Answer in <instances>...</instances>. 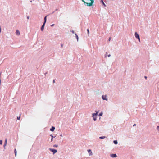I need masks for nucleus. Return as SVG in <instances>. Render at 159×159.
<instances>
[{
  "mask_svg": "<svg viewBox=\"0 0 159 159\" xmlns=\"http://www.w3.org/2000/svg\"><path fill=\"white\" fill-rule=\"evenodd\" d=\"M7 145V139H6L5 141L4 144L3 145V147H4V149L6 148L5 146Z\"/></svg>",
  "mask_w": 159,
  "mask_h": 159,
  "instance_id": "1a4fd4ad",
  "label": "nucleus"
},
{
  "mask_svg": "<svg viewBox=\"0 0 159 159\" xmlns=\"http://www.w3.org/2000/svg\"><path fill=\"white\" fill-rule=\"evenodd\" d=\"M95 112H96V113H93L92 117L93 118V120L96 121L97 120V117L98 111H95Z\"/></svg>",
  "mask_w": 159,
  "mask_h": 159,
  "instance_id": "f03ea898",
  "label": "nucleus"
},
{
  "mask_svg": "<svg viewBox=\"0 0 159 159\" xmlns=\"http://www.w3.org/2000/svg\"><path fill=\"white\" fill-rule=\"evenodd\" d=\"M14 152L15 156H16V149H15L14 150Z\"/></svg>",
  "mask_w": 159,
  "mask_h": 159,
  "instance_id": "6ab92c4d",
  "label": "nucleus"
},
{
  "mask_svg": "<svg viewBox=\"0 0 159 159\" xmlns=\"http://www.w3.org/2000/svg\"><path fill=\"white\" fill-rule=\"evenodd\" d=\"M50 136L52 137V138H51V141L52 142L53 141V138H54L55 137V136L53 137L52 136V134L50 135Z\"/></svg>",
  "mask_w": 159,
  "mask_h": 159,
  "instance_id": "2eb2a0df",
  "label": "nucleus"
},
{
  "mask_svg": "<svg viewBox=\"0 0 159 159\" xmlns=\"http://www.w3.org/2000/svg\"><path fill=\"white\" fill-rule=\"evenodd\" d=\"M113 143L115 144H117L118 143L117 141V140H114L113 141Z\"/></svg>",
  "mask_w": 159,
  "mask_h": 159,
  "instance_id": "4468645a",
  "label": "nucleus"
},
{
  "mask_svg": "<svg viewBox=\"0 0 159 159\" xmlns=\"http://www.w3.org/2000/svg\"><path fill=\"white\" fill-rule=\"evenodd\" d=\"M54 25V24H53L52 25H51V26H52V27Z\"/></svg>",
  "mask_w": 159,
  "mask_h": 159,
  "instance_id": "a878e982",
  "label": "nucleus"
},
{
  "mask_svg": "<svg viewBox=\"0 0 159 159\" xmlns=\"http://www.w3.org/2000/svg\"><path fill=\"white\" fill-rule=\"evenodd\" d=\"M87 151L88 152V153H89V156H92V155H93V153L92 152V151H91V150L90 149H88L87 150Z\"/></svg>",
  "mask_w": 159,
  "mask_h": 159,
  "instance_id": "423d86ee",
  "label": "nucleus"
},
{
  "mask_svg": "<svg viewBox=\"0 0 159 159\" xmlns=\"http://www.w3.org/2000/svg\"><path fill=\"white\" fill-rule=\"evenodd\" d=\"M101 2L102 3L103 5L105 7L106 6V5L104 3V2H103V0H101Z\"/></svg>",
  "mask_w": 159,
  "mask_h": 159,
  "instance_id": "f8f14e48",
  "label": "nucleus"
},
{
  "mask_svg": "<svg viewBox=\"0 0 159 159\" xmlns=\"http://www.w3.org/2000/svg\"><path fill=\"white\" fill-rule=\"evenodd\" d=\"M27 18L28 19H29V16H27Z\"/></svg>",
  "mask_w": 159,
  "mask_h": 159,
  "instance_id": "bb28decb",
  "label": "nucleus"
},
{
  "mask_svg": "<svg viewBox=\"0 0 159 159\" xmlns=\"http://www.w3.org/2000/svg\"><path fill=\"white\" fill-rule=\"evenodd\" d=\"M46 17H47V16H45L44 18V22L43 23H44V24H45V23L46 22V20H47Z\"/></svg>",
  "mask_w": 159,
  "mask_h": 159,
  "instance_id": "ddd939ff",
  "label": "nucleus"
},
{
  "mask_svg": "<svg viewBox=\"0 0 159 159\" xmlns=\"http://www.w3.org/2000/svg\"><path fill=\"white\" fill-rule=\"evenodd\" d=\"M45 25V24H44V23H43L42 25L41 26V30L42 31H43L44 30Z\"/></svg>",
  "mask_w": 159,
  "mask_h": 159,
  "instance_id": "9d476101",
  "label": "nucleus"
},
{
  "mask_svg": "<svg viewBox=\"0 0 159 159\" xmlns=\"http://www.w3.org/2000/svg\"><path fill=\"white\" fill-rule=\"evenodd\" d=\"M135 36L136 38L138 39L139 42H140V40L139 37V36L136 32H135Z\"/></svg>",
  "mask_w": 159,
  "mask_h": 159,
  "instance_id": "7ed1b4c3",
  "label": "nucleus"
},
{
  "mask_svg": "<svg viewBox=\"0 0 159 159\" xmlns=\"http://www.w3.org/2000/svg\"><path fill=\"white\" fill-rule=\"evenodd\" d=\"M111 39V38L110 37V38H109V39H108V40H109V41H110V40Z\"/></svg>",
  "mask_w": 159,
  "mask_h": 159,
  "instance_id": "c85d7f7f",
  "label": "nucleus"
},
{
  "mask_svg": "<svg viewBox=\"0 0 159 159\" xmlns=\"http://www.w3.org/2000/svg\"><path fill=\"white\" fill-rule=\"evenodd\" d=\"M60 136H61V137H62V134L60 135Z\"/></svg>",
  "mask_w": 159,
  "mask_h": 159,
  "instance_id": "f704fd0d",
  "label": "nucleus"
},
{
  "mask_svg": "<svg viewBox=\"0 0 159 159\" xmlns=\"http://www.w3.org/2000/svg\"><path fill=\"white\" fill-rule=\"evenodd\" d=\"M47 72H46V73H45L44 74L45 75H46V74H47Z\"/></svg>",
  "mask_w": 159,
  "mask_h": 159,
  "instance_id": "473e14b6",
  "label": "nucleus"
},
{
  "mask_svg": "<svg viewBox=\"0 0 159 159\" xmlns=\"http://www.w3.org/2000/svg\"><path fill=\"white\" fill-rule=\"evenodd\" d=\"M110 156L111 157L113 158L116 157H117V156L116 154H111Z\"/></svg>",
  "mask_w": 159,
  "mask_h": 159,
  "instance_id": "0eeeda50",
  "label": "nucleus"
},
{
  "mask_svg": "<svg viewBox=\"0 0 159 159\" xmlns=\"http://www.w3.org/2000/svg\"><path fill=\"white\" fill-rule=\"evenodd\" d=\"M16 35L19 36L20 35V32L18 30H16Z\"/></svg>",
  "mask_w": 159,
  "mask_h": 159,
  "instance_id": "6e6552de",
  "label": "nucleus"
},
{
  "mask_svg": "<svg viewBox=\"0 0 159 159\" xmlns=\"http://www.w3.org/2000/svg\"><path fill=\"white\" fill-rule=\"evenodd\" d=\"M54 13V12H53L52 13Z\"/></svg>",
  "mask_w": 159,
  "mask_h": 159,
  "instance_id": "4c0bfd02",
  "label": "nucleus"
},
{
  "mask_svg": "<svg viewBox=\"0 0 159 159\" xmlns=\"http://www.w3.org/2000/svg\"><path fill=\"white\" fill-rule=\"evenodd\" d=\"M102 114H103L102 113V112H101V113H100L99 114V116H102Z\"/></svg>",
  "mask_w": 159,
  "mask_h": 159,
  "instance_id": "a211bd4d",
  "label": "nucleus"
},
{
  "mask_svg": "<svg viewBox=\"0 0 159 159\" xmlns=\"http://www.w3.org/2000/svg\"><path fill=\"white\" fill-rule=\"evenodd\" d=\"M106 138L105 136H101L99 137V138L100 139H103Z\"/></svg>",
  "mask_w": 159,
  "mask_h": 159,
  "instance_id": "dca6fc26",
  "label": "nucleus"
},
{
  "mask_svg": "<svg viewBox=\"0 0 159 159\" xmlns=\"http://www.w3.org/2000/svg\"><path fill=\"white\" fill-rule=\"evenodd\" d=\"M1 27L0 26V33H1Z\"/></svg>",
  "mask_w": 159,
  "mask_h": 159,
  "instance_id": "cd10ccee",
  "label": "nucleus"
},
{
  "mask_svg": "<svg viewBox=\"0 0 159 159\" xmlns=\"http://www.w3.org/2000/svg\"><path fill=\"white\" fill-rule=\"evenodd\" d=\"M55 129V128L53 126H52L51 128L50 129V130L51 131H53Z\"/></svg>",
  "mask_w": 159,
  "mask_h": 159,
  "instance_id": "9b49d317",
  "label": "nucleus"
},
{
  "mask_svg": "<svg viewBox=\"0 0 159 159\" xmlns=\"http://www.w3.org/2000/svg\"><path fill=\"white\" fill-rule=\"evenodd\" d=\"M49 150L53 152V154H54L55 153H56L57 152V150L54 149H52L51 148H50L49 149Z\"/></svg>",
  "mask_w": 159,
  "mask_h": 159,
  "instance_id": "20e7f679",
  "label": "nucleus"
},
{
  "mask_svg": "<svg viewBox=\"0 0 159 159\" xmlns=\"http://www.w3.org/2000/svg\"><path fill=\"white\" fill-rule=\"evenodd\" d=\"M30 2H32V0L30 1Z\"/></svg>",
  "mask_w": 159,
  "mask_h": 159,
  "instance_id": "c9c22d12",
  "label": "nucleus"
},
{
  "mask_svg": "<svg viewBox=\"0 0 159 159\" xmlns=\"http://www.w3.org/2000/svg\"><path fill=\"white\" fill-rule=\"evenodd\" d=\"M82 1L84 3H86L88 6H91L93 2V0H86V2H84L83 0Z\"/></svg>",
  "mask_w": 159,
  "mask_h": 159,
  "instance_id": "f257e3e1",
  "label": "nucleus"
},
{
  "mask_svg": "<svg viewBox=\"0 0 159 159\" xmlns=\"http://www.w3.org/2000/svg\"><path fill=\"white\" fill-rule=\"evenodd\" d=\"M87 33H88V35H89V29H88L87 30Z\"/></svg>",
  "mask_w": 159,
  "mask_h": 159,
  "instance_id": "aec40b11",
  "label": "nucleus"
},
{
  "mask_svg": "<svg viewBox=\"0 0 159 159\" xmlns=\"http://www.w3.org/2000/svg\"><path fill=\"white\" fill-rule=\"evenodd\" d=\"M53 83H54L55 82V80H53Z\"/></svg>",
  "mask_w": 159,
  "mask_h": 159,
  "instance_id": "2f4dec72",
  "label": "nucleus"
},
{
  "mask_svg": "<svg viewBox=\"0 0 159 159\" xmlns=\"http://www.w3.org/2000/svg\"><path fill=\"white\" fill-rule=\"evenodd\" d=\"M75 35L76 36V38L77 39V40L78 41V36L76 34H75Z\"/></svg>",
  "mask_w": 159,
  "mask_h": 159,
  "instance_id": "f3484780",
  "label": "nucleus"
},
{
  "mask_svg": "<svg viewBox=\"0 0 159 159\" xmlns=\"http://www.w3.org/2000/svg\"><path fill=\"white\" fill-rule=\"evenodd\" d=\"M20 116L17 117V120H20Z\"/></svg>",
  "mask_w": 159,
  "mask_h": 159,
  "instance_id": "b1692460",
  "label": "nucleus"
},
{
  "mask_svg": "<svg viewBox=\"0 0 159 159\" xmlns=\"http://www.w3.org/2000/svg\"><path fill=\"white\" fill-rule=\"evenodd\" d=\"M102 98L103 100L107 101V98L106 95H103L102 96Z\"/></svg>",
  "mask_w": 159,
  "mask_h": 159,
  "instance_id": "39448f33",
  "label": "nucleus"
},
{
  "mask_svg": "<svg viewBox=\"0 0 159 159\" xmlns=\"http://www.w3.org/2000/svg\"><path fill=\"white\" fill-rule=\"evenodd\" d=\"M157 129L159 131V125L157 127Z\"/></svg>",
  "mask_w": 159,
  "mask_h": 159,
  "instance_id": "5701e85b",
  "label": "nucleus"
},
{
  "mask_svg": "<svg viewBox=\"0 0 159 159\" xmlns=\"http://www.w3.org/2000/svg\"><path fill=\"white\" fill-rule=\"evenodd\" d=\"M53 147H58V146L57 145L55 144L53 145Z\"/></svg>",
  "mask_w": 159,
  "mask_h": 159,
  "instance_id": "412c9836",
  "label": "nucleus"
},
{
  "mask_svg": "<svg viewBox=\"0 0 159 159\" xmlns=\"http://www.w3.org/2000/svg\"><path fill=\"white\" fill-rule=\"evenodd\" d=\"M144 78H145V79H147V76H144Z\"/></svg>",
  "mask_w": 159,
  "mask_h": 159,
  "instance_id": "7c9ffc66",
  "label": "nucleus"
},
{
  "mask_svg": "<svg viewBox=\"0 0 159 159\" xmlns=\"http://www.w3.org/2000/svg\"><path fill=\"white\" fill-rule=\"evenodd\" d=\"M71 32L73 33V34H74V31L73 30H72L71 31Z\"/></svg>",
  "mask_w": 159,
  "mask_h": 159,
  "instance_id": "393cba45",
  "label": "nucleus"
},
{
  "mask_svg": "<svg viewBox=\"0 0 159 159\" xmlns=\"http://www.w3.org/2000/svg\"><path fill=\"white\" fill-rule=\"evenodd\" d=\"M61 47L62 48V47H63V44H61Z\"/></svg>",
  "mask_w": 159,
  "mask_h": 159,
  "instance_id": "72a5a7b5",
  "label": "nucleus"
},
{
  "mask_svg": "<svg viewBox=\"0 0 159 159\" xmlns=\"http://www.w3.org/2000/svg\"><path fill=\"white\" fill-rule=\"evenodd\" d=\"M110 56H111V55L110 54H109V55H108V57H110Z\"/></svg>",
  "mask_w": 159,
  "mask_h": 159,
  "instance_id": "c756f323",
  "label": "nucleus"
},
{
  "mask_svg": "<svg viewBox=\"0 0 159 159\" xmlns=\"http://www.w3.org/2000/svg\"><path fill=\"white\" fill-rule=\"evenodd\" d=\"M2 141L1 140H0V144L2 145Z\"/></svg>",
  "mask_w": 159,
  "mask_h": 159,
  "instance_id": "4be33fe9",
  "label": "nucleus"
},
{
  "mask_svg": "<svg viewBox=\"0 0 159 159\" xmlns=\"http://www.w3.org/2000/svg\"><path fill=\"white\" fill-rule=\"evenodd\" d=\"M135 124H134V125H133V126H135Z\"/></svg>",
  "mask_w": 159,
  "mask_h": 159,
  "instance_id": "e433bc0d",
  "label": "nucleus"
}]
</instances>
